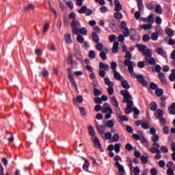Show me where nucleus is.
<instances>
[{"instance_id":"nucleus-1","label":"nucleus","mask_w":175,"mask_h":175,"mask_svg":"<svg viewBox=\"0 0 175 175\" xmlns=\"http://www.w3.org/2000/svg\"><path fill=\"white\" fill-rule=\"evenodd\" d=\"M68 17L70 19L72 20L70 23L72 33H77V28L78 27H81V25L79 21L76 20V14L75 12H71L68 15Z\"/></svg>"},{"instance_id":"nucleus-2","label":"nucleus","mask_w":175,"mask_h":175,"mask_svg":"<svg viewBox=\"0 0 175 175\" xmlns=\"http://www.w3.org/2000/svg\"><path fill=\"white\" fill-rule=\"evenodd\" d=\"M120 94L124 98L123 103H127V107H132L133 106V101L132 100V96H131L129 92L126 90H122L120 91Z\"/></svg>"},{"instance_id":"nucleus-3","label":"nucleus","mask_w":175,"mask_h":175,"mask_svg":"<svg viewBox=\"0 0 175 175\" xmlns=\"http://www.w3.org/2000/svg\"><path fill=\"white\" fill-rule=\"evenodd\" d=\"M114 161H115V166L116 167H118V172H119V175H125L126 173L125 172V170L124 169V165L120 164V162L122 161V159L121 157L119 155H116L114 157Z\"/></svg>"},{"instance_id":"nucleus-4","label":"nucleus","mask_w":175,"mask_h":175,"mask_svg":"<svg viewBox=\"0 0 175 175\" xmlns=\"http://www.w3.org/2000/svg\"><path fill=\"white\" fill-rule=\"evenodd\" d=\"M130 39L133 42H137L140 39V36L135 29H132L130 31Z\"/></svg>"},{"instance_id":"nucleus-5","label":"nucleus","mask_w":175,"mask_h":175,"mask_svg":"<svg viewBox=\"0 0 175 175\" xmlns=\"http://www.w3.org/2000/svg\"><path fill=\"white\" fill-rule=\"evenodd\" d=\"M124 64L125 66H128V70L130 73H133V68L136 66V64L129 60H124Z\"/></svg>"},{"instance_id":"nucleus-6","label":"nucleus","mask_w":175,"mask_h":175,"mask_svg":"<svg viewBox=\"0 0 175 175\" xmlns=\"http://www.w3.org/2000/svg\"><path fill=\"white\" fill-rule=\"evenodd\" d=\"M159 144L153 143L152 148L149 150L150 152L152 154H161V151L159 150Z\"/></svg>"},{"instance_id":"nucleus-7","label":"nucleus","mask_w":175,"mask_h":175,"mask_svg":"<svg viewBox=\"0 0 175 175\" xmlns=\"http://www.w3.org/2000/svg\"><path fill=\"white\" fill-rule=\"evenodd\" d=\"M92 140V143L94 144L96 148H98L100 152H104L105 150L102 148V145L100 144V142H99V138L94 137Z\"/></svg>"},{"instance_id":"nucleus-8","label":"nucleus","mask_w":175,"mask_h":175,"mask_svg":"<svg viewBox=\"0 0 175 175\" xmlns=\"http://www.w3.org/2000/svg\"><path fill=\"white\" fill-rule=\"evenodd\" d=\"M137 81L142 85V87H147L148 85V82L146 81V79L142 75H139L137 76Z\"/></svg>"},{"instance_id":"nucleus-9","label":"nucleus","mask_w":175,"mask_h":175,"mask_svg":"<svg viewBox=\"0 0 175 175\" xmlns=\"http://www.w3.org/2000/svg\"><path fill=\"white\" fill-rule=\"evenodd\" d=\"M109 53V49L105 48L104 51H101L99 53V57L103 59V61L107 59V54Z\"/></svg>"},{"instance_id":"nucleus-10","label":"nucleus","mask_w":175,"mask_h":175,"mask_svg":"<svg viewBox=\"0 0 175 175\" xmlns=\"http://www.w3.org/2000/svg\"><path fill=\"white\" fill-rule=\"evenodd\" d=\"M96 128L97 129V131H98V133L100 135H103L105 133V126L104 125H100L98 124V122L96 120H94Z\"/></svg>"},{"instance_id":"nucleus-11","label":"nucleus","mask_w":175,"mask_h":175,"mask_svg":"<svg viewBox=\"0 0 175 175\" xmlns=\"http://www.w3.org/2000/svg\"><path fill=\"white\" fill-rule=\"evenodd\" d=\"M68 79L71 82V84L73 88H75V90H77V83H76V81H75V78H73V75H72V73L70 72L68 73Z\"/></svg>"},{"instance_id":"nucleus-12","label":"nucleus","mask_w":175,"mask_h":175,"mask_svg":"<svg viewBox=\"0 0 175 175\" xmlns=\"http://www.w3.org/2000/svg\"><path fill=\"white\" fill-rule=\"evenodd\" d=\"M88 32V31L87 30V29H85V27L80 28V27H78L77 33H72V35H79V33H81V35H87Z\"/></svg>"},{"instance_id":"nucleus-13","label":"nucleus","mask_w":175,"mask_h":175,"mask_svg":"<svg viewBox=\"0 0 175 175\" xmlns=\"http://www.w3.org/2000/svg\"><path fill=\"white\" fill-rule=\"evenodd\" d=\"M38 73L40 77H44V79H46V77H49V75H50L49 71L46 68H42V70Z\"/></svg>"},{"instance_id":"nucleus-14","label":"nucleus","mask_w":175,"mask_h":175,"mask_svg":"<svg viewBox=\"0 0 175 175\" xmlns=\"http://www.w3.org/2000/svg\"><path fill=\"white\" fill-rule=\"evenodd\" d=\"M144 55L145 56V59L147 61V59H148V58H151V57H152V51H151V49H147L144 53H143Z\"/></svg>"},{"instance_id":"nucleus-15","label":"nucleus","mask_w":175,"mask_h":175,"mask_svg":"<svg viewBox=\"0 0 175 175\" xmlns=\"http://www.w3.org/2000/svg\"><path fill=\"white\" fill-rule=\"evenodd\" d=\"M88 130H89V135L92 136V140L95 139V137H96V133L95 132V130L94 129V127H92V126H89Z\"/></svg>"},{"instance_id":"nucleus-16","label":"nucleus","mask_w":175,"mask_h":175,"mask_svg":"<svg viewBox=\"0 0 175 175\" xmlns=\"http://www.w3.org/2000/svg\"><path fill=\"white\" fill-rule=\"evenodd\" d=\"M115 12H120V10H122V5H121V3H120V0H115Z\"/></svg>"},{"instance_id":"nucleus-17","label":"nucleus","mask_w":175,"mask_h":175,"mask_svg":"<svg viewBox=\"0 0 175 175\" xmlns=\"http://www.w3.org/2000/svg\"><path fill=\"white\" fill-rule=\"evenodd\" d=\"M100 69H103V70L109 72L110 70V66L109 64H105L103 62H100L99 64Z\"/></svg>"},{"instance_id":"nucleus-18","label":"nucleus","mask_w":175,"mask_h":175,"mask_svg":"<svg viewBox=\"0 0 175 175\" xmlns=\"http://www.w3.org/2000/svg\"><path fill=\"white\" fill-rule=\"evenodd\" d=\"M158 77L162 84H166V77L163 72H159Z\"/></svg>"},{"instance_id":"nucleus-19","label":"nucleus","mask_w":175,"mask_h":175,"mask_svg":"<svg viewBox=\"0 0 175 175\" xmlns=\"http://www.w3.org/2000/svg\"><path fill=\"white\" fill-rule=\"evenodd\" d=\"M136 47H137L139 51L144 53L145 51H146L148 48H147V46L143 45L141 44H136Z\"/></svg>"},{"instance_id":"nucleus-20","label":"nucleus","mask_w":175,"mask_h":175,"mask_svg":"<svg viewBox=\"0 0 175 175\" xmlns=\"http://www.w3.org/2000/svg\"><path fill=\"white\" fill-rule=\"evenodd\" d=\"M168 111L170 114H172V116L175 115V103L170 105V106L168 107Z\"/></svg>"},{"instance_id":"nucleus-21","label":"nucleus","mask_w":175,"mask_h":175,"mask_svg":"<svg viewBox=\"0 0 175 175\" xmlns=\"http://www.w3.org/2000/svg\"><path fill=\"white\" fill-rule=\"evenodd\" d=\"M92 37L93 39V42H94V43H99V36H98V33H96L95 31H93L92 33Z\"/></svg>"},{"instance_id":"nucleus-22","label":"nucleus","mask_w":175,"mask_h":175,"mask_svg":"<svg viewBox=\"0 0 175 175\" xmlns=\"http://www.w3.org/2000/svg\"><path fill=\"white\" fill-rule=\"evenodd\" d=\"M97 44H96V49L98 50V51H105V49H107L106 47L103 46V44L101 42H96Z\"/></svg>"},{"instance_id":"nucleus-23","label":"nucleus","mask_w":175,"mask_h":175,"mask_svg":"<svg viewBox=\"0 0 175 175\" xmlns=\"http://www.w3.org/2000/svg\"><path fill=\"white\" fill-rule=\"evenodd\" d=\"M113 75H114L115 80H118V81H121V80H122V79H124V77H122V76H121V74H120V72H118L117 71L113 72Z\"/></svg>"},{"instance_id":"nucleus-24","label":"nucleus","mask_w":175,"mask_h":175,"mask_svg":"<svg viewBox=\"0 0 175 175\" xmlns=\"http://www.w3.org/2000/svg\"><path fill=\"white\" fill-rule=\"evenodd\" d=\"M118 44H120L118 42H115L113 43L112 48V53H113V54H117V53H118Z\"/></svg>"},{"instance_id":"nucleus-25","label":"nucleus","mask_w":175,"mask_h":175,"mask_svg":"<svg viewBox=\"0 0 175 175\" xmlns=\"http://www.w3.org/2000/svg\"><path fill=\"white\" fill-rule=\"evenodd\" d=\"M64 39L66 40V43L68 44H70V43H72V37L70 33L65 34Z\"/></svg>"},{"instance_id":"nucleus-26","label":"nucleus","mask_w":175,"mask_h":175,"mask_svg":"<svg viewBox=\"0 0 175 175\" xmlns=\"http://www.w3.org/2000/svg\"><path fill=\"white\" fill-rule=\"evenodd\" d=\"M156 53H157L159 55H161L162 57H165L166 55V52H165L163 48H157Z\"/></svg>"},{"instance_id":"nucleus-27","label":"nucleus","mask_w":175,"mask_h":175,"mask_svg":"<svg viewBox=\"0 0 175 175\" xmlns=\"http://www.w3.org/2000/svg\"><path fill=\"white\" fill-rule=\"evenodd\" d=\"M126 163H127V166H129V167L130 168V170H132V169H133V164L132 159H131V157L126 158Z\"/></svg>"},{"instance_id":"nucleus-28","label":"nucleus","mask_w":175,"mask_h":175,"mask_svg":"<svg viewBox=\"0 0 175 175\" xmlns=\"http://www.w3.org/2000/svg\"><path fill=\"white\" fill-rule=\"evenodd\" d=\"M138 4V9L139 12H142L144 9V4L143 3V0H137Z\"/></svg>"},{"instance_id":"nucleus-29","label":"nucleus","mask_w":175,"mask_h":175,"mask_svg":"<svg viewBox=\"0 0 175 175\" xmlns=\"http://www.w3.org/2000/svg\"><path fill=\"white\" fill-rule=\"evenodd\" d=\"M165 33L166 35H168V36H170V38H172L173 36H174V32L173 31V29H165Z\"/></svg>"},{"instance_id":"nucleus-30","label":"nucleus","mask_w":175,"mask_h":175,"mask_svg":"<svg viewBox=\"0 0 175 175\" xmlns=\"http://www.w3.org/2000/svg\"><path fill=\"white\" fill-rule=\"evenodd\" d=\"M113 16L116 20H121V18L123 17L122 14L120 12V11L115 12L113 14Z\"/></svg>"},{"instance_id":"nucleus-31","label":"nucleus","mask_w":175,"mask_h":175,"mask_svg":"<svg viewBox=\"0 0 175 175\" xmlns=\"http://www.w3.org/2000/svg\"><path fill=\"white\" fill-rule=\"evenodd\" d=\"M121 84L122 87L125 90H129V88H131V85H129V83L127 81H122Z\"/></svg>"},{"instance_id":"nucleus-32","label":"nucleus","mask_w":175,"mask_h":175,"mask_svg":"<svg viewBox=\"0 0 175 175\" xmlns=\"http://www.w3.org/2000/svg\"><path fill=\"white\" fill-rule=\"evenodd\" d=\"M148 24H150L151 25L154 24V14H150L148 16Z\"/></svg>"},{"instance_id":"nucleus-33","label":"nucleus","mask_w":175,"mask_h":175,"mask_svg":"<svg viewBox=\"0 0 175 175\" xmlns=\"http://www.w3.org/2000/svg\"><path fill=\"white\" fill-rule=\"evenodd\" d=\"M155 12L157 13V14H162V13H163V10L160 5H157L155 8Z\"/></svg>"},{"instance_id":"nucleus-34","label":"nucleus","mask_w":175,"mask_h":175,"mask_svg":"<svg viewBox=\"0 0 175 175\" xmlns=\"http://www.w3.org/2000/svg\"><path fill=\"white\" fill-rule=\"evenodd\" d=\"M67 64H70V65H73V64H76V62L73 61V55H72V54H68Z\"/></svg>"},{"instance_id":"nucleus-35","label":"nucleus","mask_w":175,"mask_h":175,"mask_svg":"<svg viewBox=\"0 0 175 175\" xmlns=\"http://www.w3.org/2000/svg\"><path fill=\"white\" fill-rule=\"evenodd\" d=\"M133 111H134L133 118H135V120H137V116L140 114V111L137 108L134 107Z\"/></svg>"},{"instance_id":"nucleus-36","label":"nucleus","mask_w":175,"mask_h":175,"mask_svg":"<svg viewBox=\"0 0 175 175\" xmlns=\"http://www.w3.org/2000/svg\"><path fill=\"white\" fill-rule=\"evenodd\" d=\"M85 160V163L83 165V169L85 172H88V160L84 157H82Z\"/></svg>"},{"instance_id":"nucleus-37","label":"nucleus","mask_w":175,"mask_h":175,"mask_svg":"<svg viewBox=\"0 0 175 175\" xmlns=\"http://www.w3.org/2000/svg\"><path fill=\"white\" fill-rule=\"evenodd\" d=\"M93 94L94 96H99V95H102V92L98 88H94L93 89Z\"/></svg>"},{"instance_id":"nucleus-38","label":"nucleus","mask_w":175,"mask_h":175,"mask_svg":"<svg viewBox=\"0 0 175 175\" xmlns=\"http://www.w3.org/2000/svg\"><path fill=\"white\" fill-rule=\"evenodd\" d=\"M151 139L153 143H158L157 142H159V135L154 134L152 136Z\"/></svg>"},{"instance_id":"nucleus-39","label":"nucleus","mask_w":175,"mask_h":175,"mask_svg":"<svg viewBox=\"0 0 175 175\" xmlns=\"http://www.w3.org/2000/svg\"><path fill=\"white\" fill-rule=\"evenodd\" d=\"M104 80L106 85H108L109 87L114 85V83H113V81H110V79L109 77L105 78Z\"/></svg>"},{"instance_id":"nucleus-40","label":"nucleus","mask_w":175,"mask_h":175,"mask_svg":"<svg viewBox=\"0 0 175 175\" xmlns=\"http://www.w3.org/2000/svg\"><path fill=\"white\" fill-rule=\"evenodd\" d=\"M166 99H167V97L162 96L161 98V107H165L166 106Z\"/></svg>"},{"instance_id":"nucleus-41","label":"nucleus","mask_w":175,"mask_h":175,"mask_svg":"<svg viewBox=\"0 0 175 175\" xmlns=\"http://www.w3.org/2000/svg\"><path fill=\"white\" fill-rule=\"evenodd\" d=\"M74 55L77 59H79V61L81 59V53H80V51H75Z\"/></svg>"},{"instance_id":"nucleus-42","label":"nucleus","mask_w":175,"mask_h":175,"mask_svg":"<svg viewBox=\"0 0 175 175\" xmlns=\"http://www.w3.org/2000/svg\"><path fill=\"white\" fill-rule=\"evenodd\" d=\"M79 111L83 117H85V116H87V111H85V108L83 107H79Z\"/></svg>"},{"instance_id":"nucleus-43","label":"nucleus","mask_w":175,"mask_h":175,"mask_svg":"<svg viewBox=\"0 0 175 175\" xmlns=\"http://www.w3.org/2000/svg\"><path fill=\"white\" fill-rule=\"evenodd\" d=\"M158 119L159 120L160 125L161 126H165V125H166V119L165 118L161 117Z\"/></svg>"},{"instance_id":"nucleus-44","label":"nucleus","mask_w":175,"mask_h":175,"mask_svg":"<svg viewBox=\"0 0 175 175\" xmlns=\"http://www.w3.org/2000/svg\"><path fill=\"white\" fill-rule=\"evenodd\" d=\"M115 152L118 154L121 151V144H116L114 147Z\"/></svg>"},{"instance_id":"nucleus-45","label":"nucleus","mask_w":175,"mask_h":175,"mask_svg":"<svg viewBox=\"0 0 175 175\" xmlns=\"http://www.w3.org/2000/svg\"><path fill=\"white\" fill-rule=\"evenodd\" d=\"M96 56V54L95 53V51H89V57H90V59H95V57Z\"/></svg>"},{"instance_id":"nucleus-46","label":"nucleus","mask_w":175,"mask_h":175,"mask_svg":"<svg viewBox=\"0 0 175 175\" xmlns=\"http://www.w3.org/2000/svg\"><path fill=\"white\" fill-rule=\"evenodd\" d=\"M111 68L113 72H117V62H112L111 63Z\"/></svg>"},{"instance_id":"nucleus-47","label":"nucleus","mask_w":175,"mask_h":175,"mask_svg":"<svg viewBox=\"0 0 175 175\" xmlns=\"http://www.w3.org/2000/svg\"><path fill=\"white\" fill-rule=\"evenodd\" d=\"M150 110H152V111H155L157 109H158V105L155 103H152L150 104Z\"/></svg>"},{"instance_id":"nucleus-48","label":"nucleus","mask_w":175,"mask_h":175,"mask_svg":"<svg viewBox=\"0 0 175 175\" xmlns=\"http://www.w3.org/2000/svg\"><path fill=\"white\" fill-rule=\"evenodd\" d=\"M77 40L79 43H83L84 42V38L81 34H77Z\"/></svg>"},{"instance_id":"nucleus-49","label":"nucleus","mask_w":175,"mask_h":175,"mask_svg":"<svg viewBox=\"0 0 175 175\" xmlns=\"http://www.w3.org/2000/svg\"><path fill=\"white\" fill-rule=\"evenodd\" d=\"M163 114H165V112H163V109H157V118H161L163 117Z\"/></svg>"},{"instance_id":"nucleus-50","label":"nucleus","mask_w":175,"mask_h":175,"mask_svg":"<svg viewBox=\"0 0 175 175\" xmlns=\"http://www.w3.org/2000/svg\"><path fill=\"white\" fill-rule=\"evenodd\" d=\"M142 128L143 129H150V123L148 122H145L142 124Z\"/></svg>"},{"instance_id":"nucleus-51","label":"nucleus","mask_w":175,"mask_h":175,"mask_svg":"<svg viewBox=\"0 0 175 175\" xmlns=\"http://www.w3.org/2000/svg\"><path fill=\"white\" fill-rule=\"evenodd\" d=\"M125 57L126 59H124V61H131V59H132V53L129 51H126Z\"/></svg>"},{"instance_id":"nucleus-52","label":"nucleus","mask_w":175,"mask_h":175,"mask_svg":"<svg viewBox=\"0 0 175 175\" xmlns=\"http://www.w3.org/2000/svg\"><path fill=\"white\" fill-rule=\"evenodd\" d=\"M155 94L157 96L161 97L162 95H163V90L162 89H157L155 91Z\"/></svg>"},{"instance_id":"nucleus-53","label":"nucleus","mask_w":175,"mask_h":175,"mask_svg":"<svg viewBox=\"0 0 175 175\" xmlns=\"http://www.w3.org/2000/svg\"><path fill=\"white\" fill-rule=\"evenodd\" d=\"M28 10H35V6L32 4H29L27 7L25 8V11L28 12Z\"/></svg>"},{"instance_id":"nucleus-54","label":"nucleus","mask_w":175,"mask_h":175,"mask_svg":"<svg viewBox=\"0 0 175 175\" xmlns=\"http://www.w3.org/2000/svg\"><path fill=\"white\" fill-rule=\"evenodd\" d=\"M113 87H114V85L109 86L107 89V92L109 95H113V94H114V89L113 88Z\"/></svg>"},{"instance_id":"nucleus-55","label":"nucleus","mask_w":175,"mask_h":175,"mask_svg":"<svg viewBox=\"0 0 175 175\" xmlns=\"http://www.w3.org/2000/svg\"><path fill=\"white\" fill-rule=\"evenodd\" d=\"M166 166L168 169H174L175 167L174 163L172 161H168Z\"/></svg>"},{"instance_id":"nucleus-56","label":"nucleus","mask_w":175,"mask_h":175,"mask_svg":"<svg viewBox=\"0 0 175 175\" xmlns=\"http://www.w3.org/2000/svg\"><path fill=\"white\" fill-rule=\"evenodd\" d=\"M111 102L113 106H115L116 107H118V101H117V98H116V97L111 98Z\"/></svg>"},{"instance_id":"nucleus-57","label":"nucleus","mask_w":175,"mask_h":175,"mask_svg":"<svg viewBox=\"0 0 175 175\" xmlns=\"http://www.w3.org/2000/svg\"><path fill=\"white\" fill-rule=\"evenodd\" d=\"M142 28L145 31H147V29H151L152 28V25L148 23V25H142Z\"/></svg>"},{"instance_id":"nucleus-58","label":"nucleus","mask_w":175,"mask_h":175,"mask_svg":"<svg viewBox=\"0 0 175 175\" xmlns=\"http://www.w3.org/2000/svg\"><path fill=\"white\" fill-rule=\"evenodd\" d=\"M108 111L110 113V114H111V113H113V109H111V107H110V106H108L107 107H105L103 110V113H108Z\"/></svg>"},{"instance_id":"nucleus-59","label":"nucleus","mask_w":175,"mask_h":175,"mask_svg":"<svg viewBox=\"0 0 175 175\" xmlns=\"http://www.w3.org/2000/svg\"><path fill=\"white\" fill-rule=\"evenodd\" d=\"M117 36L116 35H109V40L111 43H113L115 40H116Z\"/></svg>"},{"instance_id":"nucleus-60","label":"nucleus","mask_w":175,"mask_h":175,"mask_svg":"<svg viewBox=\"0 0 175 175\" xmlns=\"http://www.w3.org/2000/svg\"><path fill=\"white\" fill-rule=\"evenodd\" d=\"M128 29V27H126V22L125 21H122L120 23V29Z\"/></svg>"},{"instance_id":"nucleus-61","label":"nucleus","mask_w":175,"mask_h":175,"mask_svg":"<svg viewBox=\"0 0 175 175\" xmlns=\"http://www.w3.org/2000/svg\"><path fill=\"white\" fill-rule=\"evenodd\" d=\"M150 39H151V38H150V36H148V34H144L142 37L143 42H148Z\"/></svg>"},{"instance_id":"nucleus-62","label":"nucleus","mask_w":175,"mask_h":175,"mask_svg":"<svg viewBox=\"0 0 175 175\" xmlns=\"http://www.w3.org/2000/svg\"><path fill=\"white\" fill-rule=\"evenodd\" d=\"M148 64L149 65H157V62L155 61V59H154V57H150L148 59Z\"/></svg>"},{"instance_id":"nucleus-63","label":"nucleus","mask_w":175,"mask_h":175,"mask_svg":"<svg viewBox=\"0 0 175 175\" xmlns=\"http://www.w3.org/2000/svg\"><path fill=\"white\" fill-rule=\"evenodd\" d=\"M87 8L85 6H83L80 10H78V13H79L80 14H84Z\"/></svg>"},{"instance_id":"nucleus-64","label":"nucleus","mask_w":175,"mask_h":175,"mask_svg":"<svg viewBox=\"0 0 175 175\" xmlns=\"http://www.w3.org/2000/svg\"><path fill=\"white\" fill-rule=\"evenodd\" d=\"M152 40H158V33H152L151 35Z\"/></svg>"}]
</instances>
